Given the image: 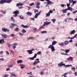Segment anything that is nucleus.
<instances>
[{
    "instance_id": "obj_38",
    "label": "nucleus",
    "mask_w": 77,
    "mask_h": 77,
    "mask_svg": "<svg viewBox=\"0 0 77 77\" xmlns=\"http://www.w3.org/2000/svg\"><path fill=\"white\" fill-rule=\"evenodd\" d=\"M29 59H31L32 60H33L35 59V58H34V57H32V58H29Z\"/></svg>"
},
{
    "instance_id": "obj_36",
    "label": "nucleus",
    "mask_w": 77,
    "mask_h": 77,
    "mask_svg": "<svg viewBox=\"0 0 77 77\" xmlns=\"http://www.w3.org/2000/svg\"><path fill=\"white\" fill-rule=\"evenodd\" d=\"M37 64V61H34L33 63V65H36Z\"/></svg>"
},
{
    "instance_id": "obj_33",
    "label": "nucleus",
    "mask_w": 77,
    "mask_h": 77,
    "mask_svg": "<svg viewBox=\"0 0 77 77\" xmlns=\"http://www.w3.org/2000/svg\"><path fill=\"white\" fill-rule=\"evenodd\" d=\"M72 2L73 5H74L76 3V2H76V1H73V2Z\"/></svg>"
},
{
    "instance_id": "obj_6",
    "label": "nucleus",
    "mask_w": 77,
    "mask_h": 77,
    "mask_svg": "<svg viewBox=\"0 0 77 77\" xmlns=\"http://www.w3.org/2000/svg\"><path fill=\"white\" fill-rule=\"evenodd\" d=\"M42 12L41 11H40L38 13L36 14L35 15V16L34 18H36L38 17V15H39L40 14V13Z\"/></svg>"
},
{
    "instance_id": "obj_11",
    "label": "nucleus",
    "mask_w": 77,
    "mask_h": 77,
    "mask_svg": "<svg viewBox=\"0 0 77 77\" xmlns=\"http://www.w3.org/2000/svg\"><path fill=\"white\" fill-rule=\"evenodd\" d=\"M11 25L12 26H10V28H13L14 27V26H17L16 24H13V23H11Z\"/></svg>"
},
{
    "instance_id": "obj_59",
    "label": "nucleus",
    "mask_w": 77,
    "mask_h": 77,
    "mask_svg": "<svg viewBox=\"0 0 77 77\" xmlns=\"http://www.w3.org/2000/svg\"><path fill=\"white\" fill-rule=\"evenodd\" d=\"M0 60L2 61L4 60H5L3 58H1V59H0Z\"/></svg>"
},
{
    "instance_id": "obj_2",
    "label": "nucleus",
    "mask_w": 77,
    "mask_h": 77,
    "mask_svg": "<svg viewBox=\"0 0 77 77\" xmlns=\"http://www.w3.org/2000/svg\"><path fill=\"white\" fill-rule=\"evenodd\" d=\"M45 1H47V3L48 4H47L46 6H47L48 5H50L51 4H54V3L52 2L50 0H45ZM45 0H40L41 1H44Z\"/></svg>"
},
{
    "instance_id": "obj_18",
    "label": "nucleus",
    "mask_w": 77,
    "mask_h": 77,
    "mask_svg": "<svg viewBox=\"0 0 77 77\" xmlns=\"http://www.w3.org/2000/svg\"><path fill=\"white\" fill-rule=\"evenodd\" d=\"M75 30L74 29V30H72L71 32H70V34L72 35V34H73L74 33H75Z\"/></svg>"
},
{
    "instance_id": "obj_28",
    "label": "nucleus",
    "mask_w": 77,
    "mask_h": 77,
    "mask_svg": "<svg viewBox=\"0 0 77 77\" xmlns=\"http://www.w3.org/2000/svg\"><path fill=\"white\" fill-rule=\"evenodd\" d=\"M22 32L23 33H25L26 32V31L24 29H23L22 30Z\"/></svg>"
},
{
    "instance_id": "obj_9",
    "label": "nucleus",
    "mask_w": 77,
    "mask_h": 77,
    "mask_svg": "<svg viewBox=\"0 0 77 77\" xmlns=\"http://www.w3.org/2000/svg\"><path fill=\"white\" fill-rule=\"evenodd\" d=\"M6 2V0H1L0 1V4H2L5 3Z\"/></svg>"
},
{
    "instance_id": "obj_32",
    "label": "nucleus",
    "mask_w": 77,
    "mask_h": 77,
    "mask_svg": "<svg viewBox=\"0 0 77 77\" xmlns=\"http://www.w3.org/2000/svg\"><path fill=\"white\" fill-rule=\"evenodd\" d=\"M56 20L55 19H53L52 20V21L53 22V23H55V22L56 21Z\"/></svg>"
},
{
    "instance_id": "obj_20",
    "label": "nucleus",
    "mask_w": 77,
    "mask_h": 77,
    "mask_svg": "<svg viewBox=\"0 0 77 77\" xmlns=\"http://www.w3.org/2000/svg\"><path fill=\"white\" fill-rule=\"evenodd\" d=\"M22 26L24 28H29V26H28L27 25L24 26L23 24H22Z\"/></svg>"
},
{
    "instance_id": "obj_40",
    "label": "nucleus",
    "mask_w": 77,
    "mask_h": 77,
    "mask_svg": "<svg viewBox=\"0 0 77 77\" xmlns=\"http://www.w3.org/2000/svg\"><path fill=\"white\" fill-rule=\"evenodd\" d=\"M11 20L13 22H14L15 21V20L14 18H13V17H11Z\"/></svg>"
},
{
    "instance_id": "obj_54",
    "label": "nucleus",
    "mask_w": 77,
    "mask_h": 77,
    "mask_svg": "<svg viewBox=\"0 0 77 77\" xmlns=\"http://www.w3.org/2000/svg\"><path fill=\"white\" fill-rule=\"evenodd\" d=\"M10 51H11V52L12 54H13V55L14 54V52H13V51H12V50H10Z\"/></svg>"
},
{
    "instance_id": "obj_17",
    "label": "nucleus",
    "mask_w": 77,
    "mask_h": 77,
    "mask_svg": "<svg viewBox=\"0 0 77 77\" xmlns=\"http://www.w3.org/2000/svg\"><path fill=\"white\" fill-rule=\"evenodd\" d=\"M67 60L72 61L73 60V58L71 57H70L69 58H68L67 59Z\"/></svg>"
},
{
    "instance_id": "obj_44",
    "label": "nucleus",
    "mask_w": 77,
    "mask_h": 77,
    "mask_svg": "<svg viewBox=\"0 0 77 77\" xmlns=\"http://www.w3.org/2000/svg\"><path fill=\"white\" fill-rule=\"evenodd\" d=\"M13 66V64H11V65H9L8 66V67L9 68H11V67H12Z\"/></svg>"
},
{
    "instance_id": "obj_35",
    "label": "nucleus",
    "mask_w": 77,
    "mask_h": 77,
    "mask_svg": "<svg viewBox=\"0 0 77 77\" xmlns=\"http://www.w3.org/2000/svg\"><path fill=\"white\" fill-rule=\"evenodd\" d=\"M24 35V34H23V33H22L21 32H20L19 33V35L20 36H22V35Z\"/></svg>"
},
{
    "instance_id": "obj_5",
    "label": "nucleus",
    "mask_w": 77,
    "mask_h": 77,
    "mask_svg": "<svg viewBox=\"0 0 77 77\" xmlns=\"http://www.w3.org/2000/svg\"><path fill=\"white\" fill-rule=\"evenodd\" d=\"M2 30L4 32H9L10 31V30L9 29L5 28L4 27H2Z\"/></svg>"
},
{
    "instance_id": "obj_26",
    "label": "nucleus",
    "mask_w": 77,
    "mask_h": 77,
    "mask_svg": "<svg viewBox=\"0 0 77 77\" xmlns=\"http://www.w3.org/2000/svg\"><path fill=\"white\" fill-rule=\"evenodd\" d=\"M45 23L46 25H48L51 23V22H48V21H46V22H45Z\"/></svg>"
},
{
    "instance_id": "obj_39",
    "label": "nucleus",
    "mask_w": 77,
    "mask_h": 77,
    "mask_svg": "<svg viewBox=\"0 0 77 77\" xmlns=\"http://www.w3.org/2000/svg\"><path fill=\"white\" fill-rule=\"evenodd\" d=\"M18 45L17 43H13L12 45H15V46H17Z\"/></svg>"
},
{
    "instance_id": "obj_62",
    "label": "nucleus",
    "mask_w": 77,
    "mask_h": 77,
    "mask_svg": "<svg viewBox=\"0 0 77 77\" xmlns=\"http://www.w3.org/2000/svg\"><path fill=\"white\" fill-rule=\"evenodd\" d=\"M10 70V69L9 68H7L6 69V71H8Z\"/></svg>"
},
{
    "instance_id": "obj_23",
    "label": "nucleus",
    "mask_w": 77,
    "mask_h": 77,
    "mask_svg": "<svg viewBox=\"0 0 77 77\" xmlns=\"http://www.w3.org/2000/svg\"><path fill=\"white\" fill-rule=\"evenodd\" d=\"M69 43V42H68V41H65V42H64V44L66 45H68Z\"/></svg>"
},
{
    "instance_id": "obj_47",
    "label": "nucleus",
    "mask_w": 77,
    "mask_h": 77,
    "mask_svg": "<svg viewBox=\"0 0 77 77\" xmlns=\"http://www.w3.org/2000/svg\"><path fill=\"white\" fill-rule=\"evenodd\" d=\"M40 2H38V3L37 4H36V6H40Z\"/></svg>"
},
{
    "instance_id": "obj_19",
    "label": "nucleus",
    "mask_w": 77,
    "mask_h": 77,
    "mask_svg": "<svg viewBox=\"0 0 77 77\" xmlns=\"http://www.w3.org/2000/svg\"><path fill=\"white\" fill-rule=\"evenodd\" d=\"M67 8H66L65 9L62 10V11L63 12V13H66V11H67Z\"/></svg>"
},
{
    "instance_id": "obj_51",
    "label": "nucleus",
    "mask_w": 77,
    "mask_h": 77,
    "mask_svg": "<svg viewBox=\"0 0 77 77\" xmlns=\"http://www.w3.org/2000/svg\"><path fill=\"white\" fill-rule=\"evenodd\" d=\"M60 6L63 7H64V6H66V5L63 4H61L60 5Z\"/></svg>"
},
{
    "instance_id": "obj_48",
    "label": "nucleus",
    "mask_w": 77,
    "mask_h": 77,
    "mask_svg": "<svg viewBox=\"0 0 77 77\" xmlns=\"http://www.w3.org/2000/svg\"><path fill=\"white\" fill-rule=\"evenodd\" d=\"M48 12L50 14L51 13H53V11H52L51 10H50Z\"/></svg>"
},
{
    "instance_id": "obj_12",
    "label": "nucleus",
    "mask_w": 77,
    "mask_h": 77,
    "mask_svg": "<svg viewBox=\"0 0 77 77\" xmlns=\"http://www.w3.org/2000/svg\"><path fill=\"white\" fill-rule=\"evenodd\" d=\"M23 4L21 2H20L19 3L17 4V6L18 7L19 6H23Z\"/></svg>"
},
{
    "instance_id": "obj_61",
    "label": "nucleus",
    "mask_w": 77,
    "mask_h": 77,
    "mask_svg": "<svg viewBox=\"0 0 77 77\" xmlns=\"http://www.w3.org/2000/svg\"><path fill=\"white\" fill-rule=\"evenodd\" d=\"M6 54L8 55L9 54V53L8 51H6Z\"/></svg>"
},
{
    "instance_id": "obj_22",
    "label": "nucleus",
    "mask_w": 77,
    "mask_h": 77,
    "mask_svg": "<svg viewBox=\"0 0 77 77\" xmlns=\"http://www.w3.org/2000/svg\"><path fill=\"white\" fill-rule=\"evenodd\" d=\"M56 43H57V42H56V41H53V42H52V45H54L56 44Z\"/></svg>"
},
{
    "instance_id": "obj_63",
    "label": "nucleus",
    "mask_w": 77,
    "mask_h": 77,
    "mask_svg": "<svg viewBox=\"0 0 77 77\" xmlns=\"http://www.w3.org/2000/svg\"><path fill=\"white\" fill-rule=\"evenodd\" d=\"M67 74H68V73H66L65 74H64L63 75L64 76H65L66 75H67Z\"/></svg>"
},
{
    "instance_id": "obj_1",
    "label": "nucleus",
    "mask_w": 77,
    "mask_h": 77,
    "mask_svg": "<svg viewBox=\"0 0 77 77\" xmlns=\"http://www.w3.org/2000/svg\"><path fill=\"white\" fill-rule=\"evenodd\" d=\"M65 64L63 63V62H61L60 63L58 64V66L59 67L62 66H64L65 67H68L69 66H72V65L70 64V65H65Z\"/></svg>"
},
{
    "instance_id": "obj_37",
    "label": "nucleus",
    "mask_w": 77,
    "mask_h": 77,
    "mask_svg": "<svg viewBox=\"0 0 77 77\" xmlns=\"http://www.w3.org/2000/svg\"><path fill=\"white\" fill-rule=\"evenodd\" d=\"M19 17L20 18V19H24V17H23V16H20Z\"/></svg>"
},
{
    "instance_id": "obj_56",
    "label": "nucleus",
    "mask_w": 77,
    "mask_h": 77,
    "mask_svg": "<svg viewBox=\"0 0 77 77\" xmlns=\"http://www.w3.org/2000/svg\"><path fill=\"white\" fill-rule=\"evenodd\" d=\"M77 12V10H76V11H73V14H75Z\"/></svg>"
},
{
    "instance_id": "obj_8",
    "label": "nucleus",
    "mask_w": 77,
    "mask_h": 77,
    "mask_svg": "<svg viewBox=\"0 0 77 77\" xmlns=\"http://www.w3.org/2000/svg\"><path fill=\"white\" fill-rule=\"evenodd\" d=\"M33 50H27V51L28 52L29 54H33L32 51Z\"/></svg>"
},
{
    "instance_id": "obj_64",
    "label": "nucleus",
    "mask_w": 77,
    "mask_h": 77,
    "mask_svg": "<svg viewBox=\"0 0 77 77\" xmlns=\"http://www.w3.org/2000/svg\"><path fill=\"white\" fill-rule=\"evenodd\" d=\"M75 75H76V76L77 75V72H75Z\"/></svg>"
},
{
    "instance_id": "obj_21",
    "label": "nucleus",
    "mask_w": 77,
    "mask_h": 77,
    "mask_svg": "<svg viewBox=\"0 0 77 77\" xmlns=\"http://www.w3.org/2000/svg\"><path fill=\"white\" fill-rule=\"evenodd\" d=\"M67 10L70 11H72V8L71 7H68V8H67Z\"/></svg>"
},
{
    "instance_id": "obj_42",
    "label": "nucleus",
    "mask_w": 77,
    "mask_h": 77,
    "mask_svg": "<svg viewBox=\"0 0 77 77\" xmlns=\"http://www.w3.org/2000/svg\"><path fill=\"white\" fill-rule=\"evenodd\" d=\"M33 5H34V3L33 2V3H31L29 5H30V6H33Z\"/></svg>"
},
{
    "instance_id": "obj_13",
    "label": "nucleus",
    "mask_w": 77,
    "mask_h": 77,
    "mask_svg": "<svg viewBox=\"0 0 77 77\" xmlns=\"http://www.w3.org/2000/svg\"><path fill=\"white\" fill-rule=\"evenodd\" d=\"M27 14L29 16H31L32 15V13L30 12L29 11H28L27 12Z\"/></svg>"
},
{
    "instance_id": "obj_16",
    "label": "nucleus",
    "mask_w": 77,
    "mask_h": 77,
    "mask_svg": "<svg viewBox=\"0 0 77 77\" xmlns=\"http://www.w3.org/2000/svg\"><path fill=\"white\" fill-rule=\"evenodd\" d=\"M12 0H6V3H10L12 1Z\"/></svg>"
},
{
    "instance_id": "obj_24",
    "label": "nucleus",
    "mask_w": 77,
    "mask_h": 77,
    "mask_svg": "<svg viewBox=\"0 0 77 77\" xmlns=\"http://www.w3.org/2000/svg\"><path fill=\"white\" fill-rule=\"evenodd\" d=\"M59 45L61 47H63L64 45V43H59Z\"/></svg>"
},
{
    "instance_id": "obj_14",
    "label": "nucleus",
    "mask_w": 77,
    "mask_h": 77,
    "mask_svg": "<svg viewBox=\"0 0 77 77\" xmlns=\"http://www.w3.org/2000/svg\"><path fill=\"white\" fill-rule=\"evenodd\" d=\"M23 62V60H18V61H17V63H22Z\"/></svg>"
},
{
    "instance_id": "obj_4",
    "label": "nucleus",
    "mask_w": 77,
    "mask_h": 77,
    "mask_svg": "<svg viewBox=\"0 0 77 77\" xmlns=\"http://www.w3.org/2000/svg\"><path fill=\"white\" fill-rule=\"evenodd\" d=\"M51 48V49L52 50V51L53 52L55 51V48L54 47V45H51L49 46H48V48Z\"/></svg>"
},
{
    "instance_id": "obj_30",
    "label": "nucleus",
    "mask_w": 77,
    "mask_h": 77,
    "mask_svg": "<svg viewBox=\"0 0 77 77\" xmlns=\"http://www.w3.org/2000/svg\"><path fill=\"white\" fill-rule=\"evenodd\" d=\"M41 33H47V31H42Z\"/></svg>"
},
{
    "instance_id": "obj_45",
    "label": "nucleus",
    "mask_w": 77,
    "mask_h": 77,
    "mask_svg": "<svg viewBox=\"0 0 77 77\" xmlns=\"http://www.w3.org/2000/svg\"><path fill=\"white\" fill-rule=\"evenodd\" d=\"M11 76H13V77H14V76H16V77H17V75H15V74H11Z\"/></svg>"
},
{
    "instance_id": "obj_57",
    "label": "nucleus",
    "mask_w": 77,
    "mask_h": 77,
    "mask_svg": "<svg viewBox=\"0 0 77 77\" xmlns=\"http://www.w3.org/2000/svg\"><path fill=\"white\" fill-rule=\"evenodd\" d=\"M44 27L43 26H41L39 27L40 29H44Z\"/></svg>"
},
{
    "instance_id": "obj_7",
    "label": "nucleus",
    "mask_w": 77,
    "mask_h": 77,
    "mask_svg": "<svg viewBox=\"0 0 77 77\" xmlns=\"http://www.w3.org/2000/svg\"><path fill=\"white\" fill-rule=\"evenodd\" d=\"M1 35L4 38H6L7 37V35L5 34H1Z\"/></svg>"
},
{
    "instance_id": "obj_43",
    "label": "nucleus",
    "mask_w": 77,
    "mask_h": 77,
    "mask_svg": "<svg viewBox=\"0 0 77 77\" xmlns=\"http://www.w3.org/2000/svg\"><path fill=\"white\" fill-rule=\"evenodd\" d=\"M42 54L41 52L40 51H39V52H38L37 54L39 55V54Z\"/></svg>"
},
{
    "instance_id": "obj_29",
    "label": "nucleus",
    "mask_w": 77,
    "mask_h": 77,
    "mask_svg": "<svg viewBox=\"0 0 77 77\" xmlns=\"http://www.w3.org/2000/svg\"><path fill=\"white\" fill-rule=\"evenodd\" d=\"M7 45L8 47H9V48H10L11 47V44H9V43H7Z\"/></svg>"
},
{
    "instance_id": "obj_41",
    "label": "nucleus",
    "mask_w": 77,
    "mask_h": 77,
    "mask_svg": "<svg viewBox=\"0 0 77 77\" xmlns=\"http://www.w3.org/2000/svg\"><path fill=\"white\" fill-rule=\"evenodd\" d=\"M34 55H34V57H34V58H35L37 56V54H35Z\"/></svg>"
},
{
    "instance_id": "obj_3",
    "label": "nucleus",
    "mask_w": 77,
    "mask_h": 77,
    "mask_svg": "<svg viewBox=\"0 0 77 77\" xmlns=\"http://www.w3.org/2000/svg\"><path fill=\"white\" fill-rule=\"evenodd\" d=\"M19 13V11H15L13 12V14H14V15L13 16L16 17L17 15Z\"/></svg>"
},
{
    "instance_id": "obj_31",
    "label": "nucleus",
    "mask_w": 77,
    "mask_h": 77,
    "mask_svg": "<svg viewBox=\"0 0 77 77\" xmlns=\"http://www.w3.org/2000/svg\"><path fill=\"white\" fill-rule=\"evenodd\" d=\"M0 12H1L2 14H6V12L5 11H2V10L0 11Z\"/></svg>"
},
{
    "instance_id": "obj_49",
    "label": "nucleus",
    "mask_w": 77,
    "mask_h": 77,
    "mask_svg": "<svg viewBox=\"0 0 77 77\" xmlns=\"http://www.w3.org/2000/svg\"><path fill=\"white\" fill-rule=\"evenodd\" d=\"M19 29H18V28H15V29H14L15 31H18L19 30Z\"/></svg>"
},
{
    "instance_id": "obj_53",
    "label": "nucleus",
    "mask_w": 77,
    "mask_h": 77,
    "mask_svg": "<svg viewBox=\"0 0 77 77\" xmlns=\"http://www.w3.org/2000/svg\"><path fill=\"white\" fill-rule=\"evenodd\" d=\"M34 12L35 13H36V12H38V10H37L36 9H35V10H34Z\"/></svg>"
},
{
    "instance_id": "obj_55",
    "label": "nucleus",
    "mask_w": 77,
    "mask_h": 77,
    "mask_svg": "<svg viewBox=\"0 0 77 77\" xmlns=\"http://www.w3.org/2000/svg\"><path fill=\"white\" fill-rule=\"evenodd\" d=\"M18 8L19 9H22L23 8V7L22 6H19L18 7Z\"/></svg>"
},
{
    "instance_id": "obj_25",
    "label": "nucleus",
    "mask_w": 77,
    "mask_h": 77,
    "mask_svg": "<svg viewBox=\"0 0 77 77\" xmlns=\"http://www.w3.org/2000/svg\"><path fill=\"white\" fill-rule=\"evenodd\" d=\"M70 51V50L69 49H67V50H66L64 51L66 52V53H68L69 52V51Z\"/></svg>"
},
{
    "instance_id": "obj_46",
    "label": "nucleus",
    "mask_w": 77,
    "mask_h": 77,
    "mask_svg": "<svg viewBox=\"0 0 77 77\" xmlns=\"http://www.w3.org/2000/svg\"><path fill=\"white\" fill-rule=\"evenodd\" d=\"M72 70L73 71H75V68H72Z\"/></svg>"
},
{
    "instance_id": "obj_15",
    "label": "nucleus",
    "mask_w": 77,
    "mask_h": 77,
    "mask_svg": "<svg viewBox=\"0 0 77 77\" xmlns=\"http://www.w3.org/2000/svg\"><path fill=\"white\" fill-rule=\"evenodd\" d=\"M4 39H2L0 40V44H3L4 43Z\"/></svg>"
},
{
    "instance_id": "obj_34",
    "label": "nucleus",
    "mask_w": 77,
    "mask_h": 77,
    "mask_svg": "<svg viewBox=\"0 0 77 77\" xmlns=\"http://www.w3.org/2000/svg\"><path fill=\"white\" fill-rule=\"evenodd\" d=\"M33 29L35 31H36L37 30V28L35 27H33Z\"/></svg>"
},
{
    "instance_id": "obj_60",
    "label": "nucleus",
    "mask_w": 77,
    "mask_h": 77,
    "mask_svg": "<svg viewBox=\"0 0 77 77\" xmlns=\"http://www.w3.org/2000/svg\"><path fill=\"white\" fill-rule=\"evenodd\" d=\"M75 38H76L77 37V34H76L74 36Z\"/></svg>"
},
{
    "instance_id": "obj_27",
    "label": "nucleus",
    "mask_w": 77,
    "mask_h": 77,
    "mask_svg": "<svg viewBox=\"0 0 77 77\" xmlns=\"http://www.w3.org/2000/svg\"><path fill=\"white\" fill-rule=\"evenodd\" d=\"M50 16V14L48 12V13L46 14V17H49Z\"/></svg>"
},
{
    "instance_id": "obj_52",
    "label": "nucleus",
    "mask_w": 77,
    "mask_h": 77,
    "mask_svg": "<svg viewBox=\"0 0 77 77\" xmlns=\"http://www.w3.org/2000/svg\"><path fill=\"white\" fill-rule=\"evenodd\" d=\"M67 6L68 8V7H69V6H70V3L69 4L67 3Z\"/></svg>"
},
{
    "instance_id": "obj_10",
    "label": "nucleus",
    "mask_w": 77,
    "mask_h": 77,
    "mask_svg": "<svg viewBox=\"0 0 77 77\" xmlns=\"http://www.w3.org/2000/svg\"><path fill=\"white\" fill-rule=\"evenodd\" d=\"M19 66H21L20 68L21 69L25 68V66L24 64H19Z\"/></svg>"
},
{
    "instance_id": "obj_50",
    "label": "nucleus",
    "mask_w": 77,
    "mask_h": 77,
    "mask_svg": "<svg viewBox=\"0 0 77 77\" xmlns=\"http://www.w3.org/2000/svg\"><path fill=\"white\" fill-rule=\"evenodd\" d=\"M69 3H71L73 2V0H69Z\"/></svg>"
},
{
    "instance_id": "obj_58",
    "label": "nucleus",
    "mask_w": 77,
    "mask_h": 77,
    "mask_svg": "<svg viewBox=\"0 0 77 77\" xmlns=\"http://www.w3.org/2000/svg\"><path fill=\"white\" fill-rule=\"evenodd\" d=\"M44 73V72H41L40 73V74L41 75H43V74Z\"/></svg>"
}]
</instances>
